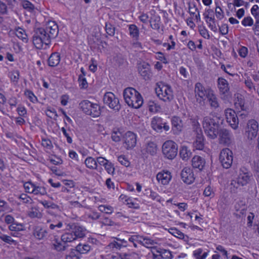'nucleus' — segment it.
I'll list each match as a JSON object with an SVG mask.
<instances>
[{"label":"nucleus","instance_id":"1","mask_svg":"<svg viewBox=\"0 0 259 259\" xmlns=\"http://www.w3.org/2000/svg\"><path fill=\"white\" fill-rule=\"evenodd\" d=\"M123 97L127 105L134 109L140 108L144 103L141 94L133 88H127L124 90Z\"/></svg>","mask_w":259,"mask_h":259},{"label":"nucleus","instance_id":"2","mask_svg":"<svg viewBox=\"0 0 259 259\" xmlns=\"http://www.w3.org/2000/svg\"><path fill=\"white\" fill-rule=\"evenodd\" d=\"M203 128L208 138L211 139L217 138L220 129L219 119L211 115L206 116L203 118Z\"/></svg>","mask_w":259,"mask_h":259},{"label":"nucleus","instance_id":"3","mask_svg":"<svg viewBox=\"0 0 259 259\" xmlns=\"http://www.w3.org/2000/svg\"><path fill=\"white\" fill-rule=\"evenodd\" d=\"M157 97L164 102H170L174 99V92L170 85L163 83H158L155 88Z\"/></svg>","mask_w":259,"mask_h":259},{"label":"nucleus","instance_id":"4","mask_svg":"<svg viewBox=\"0 0 259 259\" xmlns=\"http://www.w3.org/2000/svg\"><path fill=\"white\" fill-rule=\"evenodd\" d=\"M75 239L74 234L69 228L61 236V241L63 243L59 241V237L57 238V236H55L54 239L52 240V243L56 250L61 251L65 248L66 246L64 243L71 242Z\"/></svg>","mask_w":259,"mask_h":259},{"label":"nucleus","instance_id":"5","mask_svg":"<svg viewBox=\"0 0 259 259\" xmlns=\"http://www.w3.org/2000/svg\"><path fill=\"white\" fill-rule=\"evenodd\" d=\"M178 146L172 140H169L164 142L162 146V153L163 157L168 160L175 158L178 154Z\"/></svg>","mask_w":259,"mask_h":259},{"label":"nucleus","instance_id":"6","mask_svg":"<svg viewBox=\"0 0 259 259\" xmlns=\"http://www.w3.org/2000/svg\"><path fill=\"white\" fill-rule=\"evenodd\" d=\"M128 241L132 243L135 247H138L139 244L142 245L147 248L154 247L156 242L153 239L150 238L147 236H141L134 234L128 238Z\"/></svg>","mask_w":259,"mask_h":259},{"label":"nucleus","instance_id":"7","mask_svg":"<svg viewBox=\"0 0 259 259\" xmlns=\"http://www.w3.org/2000/svg\"><path fill=\"white\" fill-rule=\"evenodd\" d=\"M33 42L38 49H47L49 45V35L43 28L38 29L36 34L33 36Z\"/></svg>","mask_w":259,"mask_h":259},{"label":"nucleus","instance_id":"8","mask_svg":"<svg viewBox=\"0 0 259 259\" xmlns=\"http://www.w3.org/2000/svg\"><path fill=\"white\" fill-rule=\"evenodd\" d=\"M82 110L87 114L93 117H97L101 114L99 105L88 100L82 101L79 104Z\"/></svg>","mask_w":259,"mask_h":259},{"label":"nucleus","instance_id":"9","mask_svg":"<svg viewBox=\"0 0 259 259\" xmlns=\"http://www.w3.org/2000/svg\"><path fill=\"white\" fill-rule=\"evenodd\" d=\"M193 126L196 134L193 144V148L195 150H203L204 148L205 139L200 127V125L198 121H196L194 122Z\"/></svg>","mask_w":259,"mask_h":259},{"label":"nucleus","instance_id":"10","mask_svg":"<svg viewBox=\"0 0 259 259\" xmlns=\"http://www.w3.org/2000/svg\"><path fill=\"white\" fill-rule=\"evenodd\" d=\"M219 160L224 168L226 169L230 168L233 160V154L232 150L228 148L223 149L220 153Z\"/></svg>","mask_w":259,"mask_h":259},{"label":"nucleus","instance_id":"11","mask_svg":"<svg viewBox=\"0 0 259 259\" xmlns=\"http://www.w3.org/2000/svg\"><path fill=\"white\" fill-rule=\"evenodd\" d=\"M258 132V123L254 119L249 120L245 128V136L249 141H254Z\"/></svg>","mask_w":259,"mask_h":259},{"label":"nucleus","instance_id":"12","mask_svg":"<svg viewBox=\"0 0 259 259\" xmlns=\"http://www.w3.org/2000/svg\"><path fill=\"white\" fill-rule=\"evenodd\" d=\"M151 125L152 129L157 133H161L163 130L167 132L170 129L168 123L161 117L157 116H154L151 119Z\"/></svg>","mask_w":259,"mask_h":259},{"label":"nucleus","instance_id":"13","mask_svg":"<svg viewBox=\"0 0 259 259\" xmlns=\"http://www.w3.org/2000/svg\"><path fill=\"white\" fill-rule=\"evenodd\" d=\"M204 18L208 28L213 32H217L219 25L213 15L212 10L210 9L206 10V12L204 14Z\"/></svg>","mask_w":259,"mask_h":259},{"label":"nucleus","instance_id":"14","mask_svg":"<svg viewBox=\"0 0 259 259\" xmlns=\"http://www.w3.org/2000/svg\"><path fill=\"white\" fill-rule=\"evenodd\" d=\"M103 101L105 104L114 110H117L120 108L118 99L111 92H107L104 95Z\"/></svg>","mask_w":259,"mask_h":259},{"label":"nucleus","instance_id":"15","mask_svg":"<svg viewBox=\"0 0 259 259\" xmlns=\"http://www.w3.org/2000/svg\"><path fill=\"white\" fill-rule=\"evenodd\" d=\"M23 187L25 192L28 193L40 195L47 194V191L44 187L37 186L31 182L24 183Z\"/></svg>","mask_w":259,"mask_h":259},{"label":"nucleus","instance_id":"16","mask_svg":"<svg viewBox=\"0 0 259 259\" xmlns=\"http://www.w3.org/2000/svg\"><path fill=\"white\" fill-rule=\"evenodd\" d=\"M225 114L227 122L233 129L236 130L238 127L239 120L235 111L228 108L225 110Z\"/></svg>","mask_w":259,"mask_h":259},{"label":"nucleus","instance_id":"17","mask_svg":"<svg viewBox=\"0 0 259 259\" xmlns=\"http://www.w3.org/2000/svg\"><path fill=\"white\" fill-rule=\"evenodd\" d=\"M181 177L183 182L187 185L192 184L195 180L193 170L189 167H184L182 169Z\"/></svg>","mask_w":259,"mask_h":259},{"label":"nucleus","instance_id":"18","mask_svg":"<svg viewBox=\"0 0 259 259\" xmlns=\"http://www.w3.org/2000/svg\"><path fill=\"white\" fill-rule=\"evenodd\" d=\"M116 240L120 242H117L115 240L110 242L108 245L105 247V251L106 252H112L113 253L116 252L122 247H125L127 246V241L124 239H118Z\"/></svg>","mask_w":259,"mask_h":259},{"label":"nucleus","instance_id":"19","mask_svg":"<svg viewBox=\"0 0 259 259\" xmlns=\"http://www.w3.org/2000/svg\"><path fill=\"white\" fill-rule=\"evenodd\" d=\"M153 259H171V252L161 248H153L151 250Z\"/></svg>","mask_w":259,"mask_h":259},{"label":"nucleus","instance_id":"20","mask_svg":"<svg viewBox=\"0 0 259 259\" xmlns=\"http://www.w3.org/2000/svg\"><path fill=\"white\" fill-rule=\"evenodd\" d=\"M212 90L209 88H205L200 82H197L195 85V94L197 100L200 102L203 101L207 97L208 92Z\"/></svg>","mask_w":259,"mask_h":259},{"label":"nucleus","instance_id":"21","mask_svg":"<svg viewBox=\"0 0 259 259\" xmlns=\"http://www.w3.org/2000/svg\"><path fill=\"white\" fill-rule=\"evenodd\" d=\"M172 178L171 172L167 170H162L156 175V180L159 184L167 185Z\"/></svg>","mask_w":259,"mask_h":259},{"label":"nucleus","instance_id":"22","mask_svg":"<svg viewBox=\"0 0 259 259\" xmlns=\"http://www.w3.org/2000/svg\"><path fill=\"white\" fill-rule=\"evenodd\" d=\"M192 166L194 168L202 171L206 167V160L204 158L199 156L195 155L191 160Z\"/></svg>","mask_w":259,"mask_h":259},{"label":"nucleus","instance_id":"23","mask_svg":"<svg viewBox=\"0 0 259 259\" xmlns=\"http://www.w3.org/2000/svg\"><path fill=\"white\" fill-rule=\"evenodd\" d=\"M124 143L127 149L134 148L137 143V136L134 133L128 131L124 135Z\"/></svg>","mask_w":259,"mask_h":259},{"label":"nucleus","instance_id":"24","mask_svg":"<svg viewBox=\"0 0 259 259\" xmlns=\"http://www.w3.org/2000/svg\"><path fill=\"white\" fill-rule=\"evenodd\" d=\"M219 142L220 144L229 145L231 143V134L229 131L226 129H219Z\"/></svg>","mask_w":259,"mask_h":259},{"label":"nucleus","instance_id":"25","mask_svg":"<svg viewBox=\"0 0 259 259\" xmlns=\"http://www.w3.org/2000/svg\"><path fill=\"white\" fill-rule=\"evenodd\" d=\"M129 34L131 37L137 41L134 43V45L139 48H141V44L137 40L139 37V30L138 27L135 24H131L128 25Z\"/></svg>","mask_w":259,"mask_h":259},{"label":"nucleus","instance_id":"26","mask_svg":"<svg viewBox=\"0 0 259 259\" xmlns=\"http://www.w3.org/2000/svg\"><path fill=\"white\" fill-rule=\"evenodd\" d=\"M172 131L174 134L178 135L182 130L183 123L181 119L177 116L172 117L171 120Z\"/></svg>","mask_w":259,"mask_h":259},{"label":"nucleus","instance_id":"27","mask_svg":"<svg viewBox=\"0 0 259 259\" xmlns=\"http://www.w3.org/2000/svg\"><path fill=\"white\" fill-rule=\"evenodd\" d=\"M138 69L140 75L145 79H148L150 77L149 65L148 63L143 62L138 64Z\"/></svg>","mask_w":259,"mask_h":259},{"label":"nucleus","instance_id":"28","mask_svg":"<svg viewBox=\"0 0 259 259\" xmlns=\"http://www.w3.org/2000/svg\"><path fill=\"white\" fill-rule=\"evenodd\" d=\"M207 100L209 105L212 108L216 109L219 106V103L214 92L211 90L208 92V95L205 98Z\"/></svg>","mask_w":259,"mask_h":259},{"label":"nucleus","instance_id":"29","mask_svg":"<svg viewBox=\"0 0 259 259\" xmlns=\"http://www.w3.org/2000/svg\"><path fill=\"white\" fill-rule=\"evenodd\" d=\"M192 155V152L190 148L185 145H182L180 149V156L184 161H188Z\"/></svg>","mask_w":259,"mask_h":259},{"label":"nucleus","instance_id":"30","mask_svg":"<svg viewBox=\"0 0 259 259\" xmlns=\"http://www.w3.org/2000/svg\"><path fill=\"white\" fill-rule=\"evenodd\" d=\"M209 251L205 248H198L193 251L194 259H206L208 255Z\"/></svg>","mask_w":259,"mask_h":259},{"label":"nucleus","instance_id":"31","mask_svg":"<svg viewBox=\"0 0 259 259\" xmlns=\"http://www.w3.org/2000/svg\"><path fill=\"white\" fill-rule=\"evenodd\" d=\"M250 181V176L247 171L240 169L239 175L237 179V184L239 185L244 186Z\"/></svg>","mask_w":259,"mask_h":259},{"label":"nucleus","instance_id":"32","mask_svg":"<svg viewBox=\"0 0 259 259\" xmlns=\"http://www.w3.org/2000/svg\"><path fill=\"white\" fill-rule=\"evenodd\" d=\"M70 229L72 230L73 234L75 236V239L77 238H82L85 235V229L83 227L72 225L70 226Z\"/></svg>","mask_w":259,"mask_h":259},{"label":"nucleus","instance_id":"33","mask_svg":"<svg viewBox=\"0 0 259 259\" xmlns=\"http://www.w3.org/2000/svg\"><path fill=\"white\" fill-rule=\"evenodd\" d=\"M98 259H133L131 254H124L121 256L118 254H111L110 253L106 255H101Z\"/></svg>","mask_w":259,"mask_h":259},{"label":"nucleus","instance_id":"34","mask_svg":"<svg viewBox=\"0 0 259 259\" xmlns=\"http://www.w3.org/2000/svg\"><path fill=\"white\" fill-rule=\"evenodd\" d=\"M218 87L220 92L223 94L228 93L229 90L228 81L223 78L218 79Z\"/></svg>","mask_w":259,"mask_h":259},{"label":"nucleus","instance_id":"35","mask_svg":"<svg viewBox=\"0 0 259 259\" xmlns=\"http://www.w3.org/2000/svg\"><path fill=\"white\" fill-rule=\"evenodd\" d=\"M235 107L241 111H246L248 110L247 106L245 104L244 100L240 96L237 97V100L234 102Z\"/></svg>","mask_w":259,"mask_h":259},{"label":"nucleus","instance_id":"36","mask_svg":"<svg viewBox=\"0 0 259 259\" xmlns=\"http://www.w3.org/2000/svg\"><path fill=\"white\" fill-rule=\"evenodd\" d=\"M84 164L86 167L90 169H95L97 167L96 159L91 156L85 158Z\"/></svg>","mask_w":259,"mask_h":259},{"label":"nucleus","instance_id":"37","mask_svg":"<svg viewBox=\"0 0 259 259\" xmlns=\"http://www.w3.org/2000/svg\"><path fill=\"white\" fill-rule=\"evenodd\" d=\"M8 228L11 232H20L25 230V226L22 223L14 222L9 226Z\"/></svg>","mask_w":259,"mask_h":259},{"label":"nucleus","instance_id":"38","mask_svg":"<svg viewBox=\"0 0 259 259\" xmlns=\"http://www.w3.org/2000/svg\"><path fill=\"white\" fill-rule=\"evenodd\" d=\"M58 31V27L55 22L50 20V39L55 37Z\"/></svg>","mask_w":259,"mask_h":259},{"label":"nucleus","instance_id":"39","mask_svg":"<svg viewBox=\"0 0 259 259\" xmlns=\"http://www.w3.org/2000/svg\"><path fill=\"white\" fill-rule=\"evenodd\" d=\"M139 19L140 21L144 23H148V22H150L151 26L153 29H157L159 27V24L158 23H152V22L150 20L149 17L147 14L142 13L139 16Z\"/></svg>","mask_w":259,"mask_h":259},{"label":"nucleus","instance_id":"40","mask_svg":"<svg viewBox=\"0 0 259 259\" xmlns=\"http://www.w3.org/2000/svg\"><path fill=\"white\" fill-rule=\"evenodd\" d=\"M144 150L151 155L156 154L157 151L156 144L154 142L148 143L145 146Z\"/></svg>","mask_w":259,"mask_h":259},{"label":"nucleus","instance_id":"41","mask_svg":"<svg viewBox=\"0 0 259 259\" xmlns=\"http://www.w3.org/2000/svg\"><path fill=\"white\" fill-rule=\"evenodd\" d=\"M189 14L190 17L195 20L196 22L200 21V15L199 10L195 7H190L189 8Z\"/></svg>","mask_w":259,"mask_h":259},{"label":"nucleus","instance_id":"42","mask_svg":"<svg viewBox=\"0 0 259 259\" xmlns=\"http://www.w3.org/2000/svg\"><path fill=\"white\" fill-rule=\"evenodd\" d=\"M194 214L195 217V221L196 223L199 225H201L203 222V215H201L199 212H197V211H194V212H188L187 216L192 219Z\"/></svg>","mask_w":259,"mask_h":259},{"label":"nucleus","instance_id":"43","mask_svg":"<svg viewBox=\"0 0 259 259\" xmlns=\"http://www.w3.org/2000/svg\"><path fill=\"white\" fill-rule=\"evenodd\" d=\"M47 233V232L45 229L37 226L35 229L34 235L36 238L40 240L42 239L46 235Z\"/></svg>","mask_w":259,"mask_h":259},{"label":"nucleus","instance_id":"44","mask_svg":"<svg viewBox=\"0 0 259 259\" xmlns=\"http://www.w3.org/2000/svg\"><path fill=\"white\" fill-rule=\"evenodd\" d=\"M0 239L10 245H16L18 244V242L16 240L13 239L11 236L6 234L0 233Z\"/></svg>","mask_w":259,"mask_h":259},{"label":"nucleus","instance_id":"45","mask_svg":"<svg viewBox=\"0 0 259 259\" xmlns=\"http://www.w3.org/2000/svg\"><path fill=\"white\" fill-rule=\"evenodd\" d=\"M90 249L91 246L89 245L80 243L77 245L75 250L80 253L84 254L88 253Z\"/></svg>","mask_w":259,"mask_h":259},{"label":"nucleus","instance_id":"46","mask_svg":"<svg viewBox=\"0 0 259 259\" xmlns=\"http://www.w3.org/2000/svg\"><path fill=\"white\" fill-rule=\"evenodd\" d=\"M148 110L152 113H157L160 109V106L153 101H149L148 103Z\"/></svg>","mask_w":259,"mask_h":259},{"label":"nucleus","instance_id":"47","mask_svg":"<svg viewBox=\"0 0 259 259\" xmlns=\"http://www.w3.org/2000/svg\"><path fill=\"white\" fill-rule=\"evenodd\" d=\"M28 215L31 218H34L40 217L41 214L36 206L32 205L28 211Z\"/></svg>","mask_w":259,"mask_h":259},{"label":"nucleus","instance_id":"48","mask_svg":"<svg viewBox=\"0 0 259 259\" xmlns=\"http://www.w3.org/2000/svg\"><path fill=\"white\" fill-rule=\"evenodd\" d=\"M16 35L23 42H27L28 41L27 35L24 29L21 28H17L15 31Z\"/></svg>","mask_w":259,"mask_h":259},{"label":"nucleus","instance_id":"49","mask_svg":"<svg viewBox=\"0 0 259 259\" xmlns=\"http://www.w3.org/2000/svg\"><path fill=\"white\" fill-rule=\"evenodd\" d=\"M60 55L57 53H53L50 56V66L57 65L60 62Z\"/></svg>","mask_w":259,"mask_h":259},{"label":"nucleus","instance_id":"50","mask_svg":"<svg viewBox=\"0 0 259 259\" xmlns=\"http://www.w3.org/2000/svg\"><path fill=\"white\" fill-rule=\"evenodd\" d=\"M119 201L129 207L132 201H135L134 198L124 194H121L119 197Z\"/></svg>","mask_w":259,"mask_h":259},{"label":"nucleus","instance_id":"51","mask_svg":"<svg viewBox=\"0 0 259 259\" xmlns=\"http://www.w3.org/2000/svg\"><path fill=\"white\" fill-rule=\"evenodd\" d=\"M235 208L236 211L239 212L242 214H244L246 208L245 202L241 200L239 202L236 203L235 205Z\"/></svg>","mask_w":259,"mask_h":259},{"label":"nucleus","instance_id":"52","mask_svg":"<svg viewBox=\"0 0 259 259\" xmlns=\"http://www.w3.org/2000/svg\"><path fill=\"white\" fill-rule=\"evenodd\" d=\"M24 95L33 103L37 102V98L34 93L29 90H26L24 92Z\"/></svg>","mask_w":259,"mask_h":259},{"label":"nucleus","instance_id":"53","mask_svg":"<svg viewBox=\"0 0 259 259\" xmlns=\"http://www.w3.org/2000/svg\"><path fill=\"white\" fill-rule=\"evenodd\" d=\"M118 161L122 165L128 167L130 165V162L128 158L124 155H120L117 156Z\"/></svg>","mask_w":259,"mask_h":259},{"label":"nucleus","instance_id":"54","mask_svg":"<svg viewBox=\"0 0 259 259\" xmlns=\"http://www.w3.org/2000/svg\"><path fill=\"white\" fill-rule=\"evenodd\" d=\"M200 35L205 39H209L210 37L209 31L204 26H200L198 29Z\"/></svg>","mask_w":259,"mask_h":259},{"label":"nucleus","instance_id":"55","mask_svg":"<svg viewBox=\"0 0 259 259\" xmlns=\"http://www.w3.org/2000/svg\"><path fill=\"white\" fill-rule=\"evenodd\" d=\"M18 198L24 203L32 204L33 202L31 198L24 193L19 195Z\"/></svg>","mask_w":259,"mask_h":259},{"label":"nucleus","instance_id":"56","mask_svg":"<svg viewBox=\"0 0 259 259\" xmlns=\"http://www.w3.org/2000/svg\"><path fill=\"white\" fill-rule=\"evenodd\" d=\"M169 232L176 237L180 239H183L184 238V233L175 228H170Z\"/></svg>","mask_w":259,"mask_h":259},{"label":"nucleus","instance_id":"57","mask_svg":"<svg viewBox=\"0 0 259 259\" xmlns=\"http://www.w3.org/2000/svg\"><path fill=\"white\" fill-rule=\"evenodd\" d=\"M154 58L159 60L160 62L163 63V64H167L168 63L167 60L165 57L164 54L161 52H157L155 53Z\"/></svg>","mask_w":259,"mask_h":259},{"label":"nucleus","instance_id":"58","mask_svg":"<svg viewBox=\"0 0 259 259\" xmlns=\"http://www.w3.org/2000/svg\"><path fill=\"white\" fill-rule=\"evenodd\" d=\"M20 73L18 70H13L10 72L9 77L13 82H17L19 79Z\"/></svg>","mask_w":259,"mask_h":259},{"label":"nucleus","instance_id":"59","mask_svg":"<svg viewBox=\"0 0 259 259\" xmlns=\"http://www.w3.org/2000/svg\"><path fill=\"white\" fill-rule=\"evenodd\" d=\"M0 208L3 209V211L6 212H10L12 209L10 207L9 204L4 200L0 199Z\"/></svg>","mask_w":259,"mask_h":259},{"label":"nucleus","instance_id":"60","mask_svg":"<svg viewBox=\"0 0 259 259\" xmlns=\"http://www.w3.org/2000/svg\"><path fill=\"white\" fill-rule=\"evenodd\" d=\"M98 208L100 211L108 214L111 213L113 211V207L109 205H101Z\"/></svg>","mask_w":259,"mask_h":259},{"label":"nucleus","instance_id":"61","mask_svg":"<svg viewBox=\"0 0 259 259\" xmlns=\"http://www.w3.org/2000/svg\"><path fill=\"white\" fill-rule=\"evenodd\" d=\"M241 24L244 27L251 26L253 24V20L250 16L245 17L242 20Z\"/></svg>","mask_w":259,"mask_h":259},{"label":"nucleus","instance_id":"62","mask_svg":"<svg viewBox=\"0 0 259 259\" xmlns=\"http://www.w3.org/2000/svg\"><path fill=\"white\" fill-rule=\"evenodd\" d=\"M237 51L239 56L242 58H246L248 54V50L247 48L244 46H241Z\"/></svg>","mask_w":259,"mask_h":259},{"label":"nucleus","instance_id":"63","mask_svg":"<svg viewBox=\"0 0 259 259\" xmlns=\"http://www.w3.org/2000/svg\"><path fill=\"white\" fill-rule=\"evenodd\" d=\"M104 168L106 171L110 175H113L115 171V167L114 164L108 161V162L105 165Z\"/></svg>","mask_w":259,"mask_h":259},{"label":"nucleus","instance_id":"64","mask_svg":"<svg viewBox=\"0 0 259 259\" xmlns=\"http://www.w3.org/2000/svg\"><path fill=\"white\" fill-rule=\"evenodd\" d=\"M122 136V134L119 131H114L111 135V138L115 142H119L120 141Z\"/></svg>","mask_w":259,"mask_h":259}]
</instances>
